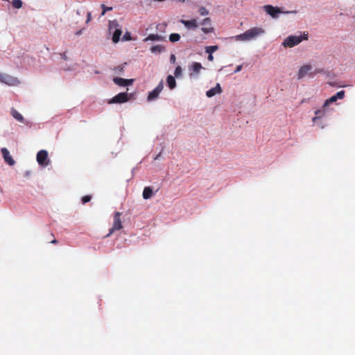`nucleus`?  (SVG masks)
Returning <instances> with one entry per match:
<instances>
[{"mask_svg":"<svg viewBox=\"0 0 355 355\" xmlns=\"http://www.w3.org/2000/svg\"><path fill=\"white\" fill-rule=\"evenodd\" d=\"M153 192L150 187H146L143 191V198L146 200L150 199L153 196Z\"/></svg>","mask_w":355,"mask_h":355,"instance_id":"nucleus-21","label":"nucleus"},{"mask_svg":"<svg viewBox=\"0 0 355 355\" xmlns=\"http://www.w3.org/2000/svg\"><path fill=\"white\" fill-rule=\"evenodd\" d=\"M223 92L222 87L219 83H216L215 87L211 88L206 92V96L212 98L216 95H220Z\"/></svg>","mask_w":355,"mask_h":355,"instance_id":"nucleus-15","label":"nucleus"},{"mask_svg":"<svg viewBox=\"0 0 355 355\" xmlns=\"http://www.w3.org/2000/svg\"><path fill=\"white\" fill-rule=\"evenodd\" d=\"M6 73L0 71V83H3Z\"/></svg>","mask_w":355,"mask_h":355,"instance_id":"nucleus-29","label":"nucleus"},{"mask_svg":"<svg viewBox=\"0 0 355 355\" xmlns=\"http://www.w3.org/2000/svg\"><path fill=\"white\" fill-rule=\"evenodd\" d=\"M178 1H180V2H184V0H178Z\"/></svg>","mask_w":355,"mask_h":355,"instance_id":"nucleus-36","label":"nucleus"},{"mask_svg":"<svg viewBox=\"0 0 355 355\" xmlns=\"http://www.w3.org/2000/svg\"><path fill=\"white\" fill-rule=\"evenodd\" d=\"M108 30L110 33L112 35V40L113 42H119L122 34V30L118 21L116 20L110 21Z\"/></svg>","mask_w":355,"mask_h":355,"instance_id":"nucleus-6","label":"nucleus"},{"mask_svg":"<svg viewBox=\"0 0 355 355\" xmlns=\"http://www.w3.org/2000/svg\"><path fill=\"white\" fill-rule=\"evenodd\" d=\"M31 171H26V172H25V173H24V175H25V176H26V177H28V176H30V175H31Z\"/></svg>","mask_w":355,"mask_h":355,"instance_id":"nucleus-33","label":"nucleus"},{"mask_svg":"<svg viewBox=\"0 0 355 355\" xmlns=\"http://www.w3.org/2000/svg\"><path fill=\"white\" fill-rule=\"evenodd\" d=\"M241 69H242V65H238L236 67V69L234 72L235 73H238V72H239L241 70Z\"/></svg>","mask_w":355,"mask_h":355,"instance_id":"nucleus-32","label":"nucleus"},{"mask_svg":"<svg viewBox=\"0 0 355 355\" xmlns=\"http://www.w3.org/2000/svg\"><path fill=\"white\" fill-rule=\"evenodd\" d=\"M166 84L170 89H175L177 85L175 77L172 75H168L166 78Z\"/></svg>","mask_w":355,"mask_h":355,"instance_id":"nucleus-18","label":"nucleus"},{"mask_svg":"<svg viewBox=\"0 0 355 355\" xmlns=\"http://www.w3.org/2000/svg\"><path fill=\"white\" fill-rule=\"evenodd\" d=\"M218 50V46H209L205 48L206 53H209L208 60L209 61L214 60L213 53Z\"/></svg>","mask_w":355,"mask_h":355,"instance_id":"nucleus-17","label":"nucleus"},{"mask_svg":"<svg viewBox=\"0 0 355 355\" xmlns=\"http://www.w3.org/2000/svg\"><path fill=\"white\" fill-rule=\"evenodd\" d=\"M199 14L202 17H206L209 15V10L205 7H200L198 10Z\"/></svg>","mask_w":355,"mask_h":355,"instance_id":"nucleus-24","label":"nucleus"},{"mask_svg":"<svg viewBox=\"0 0 355 355\" xmlns=\"http://www.w3.org/2000/svg\"><path fill=\"white\" fill-rule=\"evenodd\" d=\"M22 1L21 0H12V6L17 9H19L22 7Z\"/></svg>","mask_w":355,"mask_h":355,"instance_id":"nucleus-26","label":"nucleus"},{"mask_svg":"<svg viewBox=\"0 0 355 355\" xmlns=\"http://www.w3.org/2000/svg\"><path fill=\"white\" fill-rule=\"evenodd\" d=\"M313 66L309 64H305L300 67L297 72V76L298 79H302L305 76H309L313 77V75L312 73Z\"/></svg>","mask_w":355,"mask_h":355,"instance_id":"nucleus-10","label":"nucleus"},{"mask_svg":"<svg viewBox=\"0 0 355 355\" xmlns=\"http://www.w3.org/2000/svg\"><path fill=\"white\" fill-rule=\"evenodd\" d=\"M90 200H91V197L89 196H84L82 198V201H83V203L88 202L89 201H90Z\"/></svg>","mask_w":355,"mask_h":355,"instance_id":"nucleus-28","label":"nucleus"},{"mask_svg":"<svg viewBox=\"0 0 355 355\" xmlns=\"http://www.w3.org/2000/svg\"><path fill=\"white\" fill-rule=\"evenodd\" d=\"M135 80L134 79H125L120 77H115L113 78V82L120 87H128L131 86Z\"/></svg>","mask_w":355,"mask_h":355,"instance_id":"nucleus-14","label":"nucleus"},{"mask_svg":"<svg viewBox=\"0 0 355 355\" xmlns=\"http://www.w3.org/2000/svg\"><path fill=\"white\" fill-rule=\"evenodd\" d=\"M162 156V153H159L155 157V159H158L161 157Z\"/></svg>","mask_w":355,"mask_h":355,"instance_id":"nucleus-34","label":"nucleus"},{"mask_svg":"<svg viewBox=\"0 0 355 355\" xmlns=\"http://www.w3.org/2000/svg\"><path fill=\"white\" fill-rule=\"evenodd\" d=\"M132 97V94H128V92H121L111 99L108 101L109 104H121L124 103L130 100Z\"/></svg>","mask_w":355,"mask_h":355,"instance_id":"nucleus-9","label":"nucleus"},{"mask_svg":"<svg viewBox=\"0 0 355 355\" xmlns=\"http://www.w3.org/2000/svg\"><path fill=\"white\" fill-rule=\"evenodd\" d=\"M175 60H176V58H175V55L174 54L171 55V57H170L171 62V63H175Z\"/></svg>","mask_w":355,"mask_h":355,"instance_id":"nucleus-30","label":"nucleus"},{"mask_svg":"<svg viewBox=\"0 0 355 355\" xmlns=\"http://www.w3.org/2000/svg\"><path fill=\"white\" fill-rule=\"evenodd\" d=\"M3 83L10 87H17L21 84V80L17 77L6 73Z\"/></svg>","mask_w":355,"mask_h":355,"instance_id":"nucleus-13","label":"nucleus"},{"mask_svg":"<svg viewBox=\"0 0 355 355\" xmlns=\"http://www.w3.org/2000/svg\"><path fill=\"white\" fill-rule=\"evenodd\" d=\"M10 114L15 120H17L19 122L24 123V117H23L22 114H20L18 111L12 109L10 111Z\"/></svg>","mask_w":355,"mask_h":355,"instance_id":"nucleus-20","label":"nucleus"},{"mask_svg":"<svg viewBox=\"0 0 355 355\" xmlns=\"http://www.w3.org/2000/svg\"><path fill=\"white\" fill-rule=\"evenodd\" d=\"M345 96V92L340 91L337 92L335 95L331 96L329 98L327 99L322 108L321 110H318L315 112L316 116L313 118V122L316 123L317 120L322 116H324L327 112V107L330 103L336 102L338 99H343Z\"/></svg>","mask_w":355,"mask_h":355,"instance_id":"nucleus-3","label":"nucleus"},{"mask_svg":"<svg viewBox=\"0 0 355 355\" xmlns=\"http://www.w3.org/2000/svg\"><path fill=\"white\" fill-rule=\"evenodd\" d=\"M36 161L37 164L42 168H46L51 165V161L46 150H40L36 154Z\"/></svg>","mask_w":355,"mask_h":355,"instance_id":"nucleus-7","label":"nucleus"},{"mask_svg":"<svg viewBox=\"0 0 355 355\" xmlns=\"http://www.w3.org/2000/svg\"><path fill=\"white\" fill-rule=\"evenodd\" d=\"M202 69H204V67L200 62H192L189 67V78L191 80L198 79Z\"/></svg>","mask_w":355,"mask_h":355,"instance_id":"nucleus-8","label":"nucleus"},{"mask_svg":"<svg viewBox=\"0 0 355 355\" xmlns=\"http://www.w3.org/2000/svg\"><path fill=\"white\" fill-rule=\"evenodd\" d=\"M163 89H164V82H163V80H161L158 83L157 87L153 90H152L151 92H150L148 94L147 101L148 102H153V101H155L156 99H157L159 98V94L162 92Z\"/></svg>","mask_w":355,"mask_h":355,"instance_id":"nucleus-11","label":"nucleus"},{"mask_svg":"<svg viewBox=\"0 0 355 355\" xmlns=\"http://www.w3.org/2000/svg\"><path fill=\"white\" fill-rule=\"evenodd\" d=\"M4 161L10 166H13L15 164V161L10 154L9 150L6 148H2L1 149Z\"/></svg>","mask_w":355,"mask_h":355,"instance_id":"nucleus-16","label":"nucleus"},{"mask_svg":"<svg viewBox=\"0 0 355 355\" xmlns=\"http://www.w3.org/2000/svg\"><path fill=\"white\" fill-rule=\"evenodd\" d=\"M150 50L152 53L158 54L164 50V47L162 45H155L153 46Z\"/></svg>","mask_w":355,"mask_h":355,"instance_id":"nucleus-22","label":"nucleus"},{"mask_svg":"<svg viewBox=\"0 0 355 355\" xmlns=\"http://www.w3.org/2000/svg\"><path fill=\"white\" fill-rule=\"evenodd\" d=\"M180 39V35L178 33H172L169 36V40L172 42H175L179 41Z\"/></svg>","mask_w":355,"mask_h":355,"instance_id":"nucleus-23","label":"nucleus"},{"mask_svg":"<svg viewBox=\"0 0 355 355\" xmlns=\"http://www.w3.org/2000/svg\"><path fill=\"white\" fill-rule=\"evenodd\" d=\"M307 40L308 34L305 33L300 35H289L284 40L282 46L285 48H292L301 43L302 40Z\"/></svg>","mask_w":355,"mask_h":355,"instance_id":"nucleus-5","label":"nucleus"},{"mask_svg":"<svg viewBox=\"0 0 355 355\" xmlns=\"http://www.w3.org/2000/svg\"><path fill=\"white\" fill-rule=\"evenodd\" d=\"M91 19H92V15L90 12H88L86 22L89 23Z\"/></svg>","mask_w":355,"mask_h":355,"instance_id":"nucleus-31","label":"nucleus"},{"mask_svg":"<svg viewBox=\"0 0 355 355\" xmlns=\"http://www.w3.org/2000/svg\"><path fill=\"white\" fill-rule=\"evenodd\" d=\"M265 34V30L261 27H253L247 30L243 33L237 35L233 38L236 42H250Z\"/></svg>","mask_w":355,"mask_h":355,"instance_id":"nucleus-2","label":"nucleus"},{"mask_svg":"<svg viewBox=\"0 0 355 355\" xmlns=\"http://www.w3.org/2000/svg\"><path fill=\"white\" fill-rule=\"evenodd\" d=\"M264 12L272 19H277L280 15L297 14V10H284L282 8L272 5L262 7Z\"/></svg>","mask_w":355,"mask_h":355,"instance_id":"nucleus-4","label":"nucleus"},{"mask_svg":"<svg viewBox=\"0 0 355 355\" xmlns=\"http://www.w3.org/2000/svg\"><path fill=\"white\" fill-rule=\"evenodd\" d=\"M122 222L121 220V213L116 212L114 216V223L112 227L110 230L109 234L107 236H110L114 231L119 230L122 228Z\"/></svg>","mask_w":355,"mask_h":355,"instance_id":"nucleus-12","label":"nucleus"},{"mask_svg":"<svg viewBox=\"0 0 355 355\" xmlns=\"http://www.w3.org/2000/svg\"><path fill=\"white\" fill-rule=\"evenodd\" d=\"M164 37L162 35H159L157 34H150L148 37H146L144 41L148 42V41H161L163 40Z\"/></svg>","mask_w":355,"mask_h":355,"instance_id":"nucleus-19","label":"nucleus"},{"mask_svg":"<svg viewBox=\"0 0 355 355\" xmlns=\"http://www.w3.org/2000/svg\"><path fill=\"white\" fill-rule=\"evenodd\" d=\"M182 69L180 66H178L174 71V75L177 78H180L182 76Z\"/></svg>","mask_w":355,"mask_h":355,"instance_id":"nucleus-25","label":"nucleus"},{"mask_svg":"<svg viewBox=\"0 0 355 355\" xmlns=\"http://www.w3.org/2000/svg\"><path fill=\"white\" fill-rule=\"evenodd\" d=\"M180 21L187 30H196L201 26V31L205 34H209L214 31L211 20L209 17H205L201 21L194 18L190 20L181 19Z\"/></svg>","mask_w":355,"mask_h":355,"instance_id":"nucleus-1","label":"nucleus"},{"mask_svg":"<svg viewBox=\"0 0 355 355\" xmlns=\"http://www.w3.org/2000/svg\"><path fill=\"white\" fill-rule=\"evenodd\" d=\"M101 7L103 8V12L101 13L102 16L104 15L107 11H110L112 10V7H107L104 4H102Z\"/></svg>","mask_w":355,"mask_h":355,"instance_id":"nucleus-27","label":"nucleus"},{"mask_svg":"<svg viewBox=\"0 0 355 355\" xmlns=\"http://www.w3.org/2000/svg\"><path fill=\"white\" fill-rule=\"evenodd\" d=\"M123 40H129V36H128V35H125L123 36Z\"/></svg>","mask_w":355,"mask_h":355,"instance_id":"nucleus-35","label":"nucleus"}]
</instances>
